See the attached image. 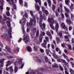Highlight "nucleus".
<instances>
[{"label":"nucleus","instance_id":"nucleus-1","mask_svg":"<svg viewBox=\"0 0 74 74\" xmlns=\"http://www.w3.org/2000/svg\"><path fill=\"white\" fill-rule=\"evenodd\" d=\"M7 25L9 28V29H8V28L6 26L2 27V29H4L5 31H7L8 33V34L9 37H11V32H12V30L11 29V24H10V21H8L7 22Z\"/></svg>","mask_w":74,"mask_h":74},{"label":"nucleus","instance_id":"nucleus-2","mask_svg":"<svg viewBox=\"0 0 74 74\" xmlns=\"http://www.w3.org/2000/svg\"><path fill=\"white\" fill-rule=\"evenodd\" d=\"M48 21L50 23V27H51L52 29L55 30V28L53 25V23H54V22H55V21L54 20H53V19L52 18H48Z\"/></svg>","mask_w":74,"mask_h":74},{"label":"nucleus","instance_id":"nucleus-3","mask_svg":"<svg viewBox=\"0 0 74 74\" xmlns=\"http://www.w3.org/2000/svg\"><path fill=\"white\" fill-rule=\"evenodd\" d=\"M26 21V19L24 18L21 21H20L19 22L20 23H22V28L23 29V33H25V28H24V25H25V22Z\"/></svg>","mask_w":74,"mask_h":74},{"label":"nucleus","instance_id":"nucleus-4","mask_svg":"<svg viewBox=\"0 0 74 74\" xmlns=\"http://www.w3.org/2000/svg\"><path fill=\"white\" fill-rule=\"evenodd\" d=\"M12 2V3H11V2H10V0H6V1H8L9 3L11 5V4H12L13 6V8H16V5H15V4H14V0H10Z\"/></svg>","mask_w":74,"mask_h":74},{"label":"nucleus","instance_id":"nucleus-5","mask_svg":"<svg viewBox=\"0 0 74 74\" xmlns=\"http://www.w3.org/2000/svg\"><path fill=\"white\" fill-rule=\"evenodd\" d=\"M42 8L43 12L45 13L46 15L48 16V11L46 10H45V8L43 7H42Z\"/></svg>","mask_w":74,"mask_h":74},{"label":"nucleus","instance_id":"nucleus-6","mask_svg":"<svg viewBox=\"0 0 74 74\" xmlns=\"http://www.w3.org/2000/svg\"><path fill=\"white\" fill-rule=\"evenodd\" d=\"M23 40L25 41V43H27L29 40V38L27 37H24L23 38Z\"/></svg>","mask_w":74,"mask_h":74},{"label":"nucleus","instance_id":"nucleus-7","mask_svg":"<svg viewBox=\"0 0 74 74\" xmlns=\"http://www.w3.org/2000/svg\"><path fill=\"white\" fill-rule=\"evenodd\" d=\"M35 8L36 10H37L38 11H40V6L38 5L37 3L35 4Z\"/></svg>","mask_w":74,"mask_h":74},{"label":"nucleus","instance_id":"nucleus-8","mask_svg":"<svg viewBox=\"0 0 74 74\" xmlns=\"http://www.w3.org/2000/svg\"><path fill=\"white\" fill-rule=\"evenodd\" d=\"M56 26L55 27V29L56 31L58 30V29L59 28V24L57 22H56Z\"/></svg>","mask_w":74,"mask_h":74},{"label":"nucleus","instance_id":"nucleus-9","mask_svg":"<svg viewBox=\"0 0 74 74\" xmlns=\"http://www.w3.org/2000/svg\"><path fill=\"white\" fill-rule=\"evenodd\" d=\"M61 25L62 27L64 28V29H66V32H67V29H68V28L66 27V25H65L64 23H61Z\"/></svg>","mask_w":74,"mask_h":74},{"label":"nucleus","instance_id":"nucleus-10","mask_svg":"<svg viewBox=\"0 0 74 74\" xmlns=\"http://www.w3.org/2000/svg\"><path fill=\"white\" fill-rule=\"evenodd\" d=\"M33 21L32 19H31L30 20V23H29L28 22L27 23V25L28 27H29L30 25H32L33 24Z\"/></svg>","mask_w":74,"mask_h":74},{"label":"nucleus","instance_id":"nucleus-11","mask_svg":"<svg viewBox=\"0 0 74 74\" xmlns=\"http://www.w3.org/2000/svg\"><path fill=\"white\" fill-rule=\"evenodd\" d=\"M0 68L1 69H2V67L4 65V64H3V61L1 60L0 61Z\"/></svg>","mask_w":74,"mask_h":74},{"label":"nucleus","instance_id":"nucleus-12","mask_svg":"<svg viewBox=\"0 0 74 74\" xmlns=\"http://www.w3.org/2000/svg\"><path fill=\"white\" fill-rule=\"evenodd\" d=\"M40 15V21H42V16L41 14H42V12L40 11V10L38 11Z\"/></svg>","mask_w":74,"mask_h":74},{"label":"nucleus","instance_id":"nucleus-13","mask_svg":"<svg viewBox=\"0 0 74 74\" xmlns=\"http://www.w3.org/2000/svg\"><path fill=\"white\" fill-rule=\"evenodd\" d=\"M11 64V62L10 61H8L6 62V67H8V66H10Z\"/></svg>","mask_w":74,"mask_h":74},{"label":"nucleus","instance_id":"nucleus-14","mask_svg":"<svg viewBox=\"0 0 74 74\" xmlns=\"http://www.w3.org/2000/svg\"><path fill=\"white\" fill-rule=\"evenodd\" d=\"M6 49H7L8 51L9 52H10V53H11V49H10V47H8L6 46Z\"/></svg>","mask_w":74,"mask_h":74},{"label":"nucleus","instance_id":"nucleus-15","mask_svg":"<svg viewBox=\"0 0 74 74\" xmlns=\"http://www.w3.org/2000/svg\"><path fill=\"white\" fill-rule=\"evenodd\" d=\"M1 19H2V17H1V16L0 15V22L2 24H4V23H5V22H4V21H3V20L1 21Z\"/></svg>","mask_w":74,"mask_h":74},{"label":"nucleus","instance_id":"nucleus-16","mask_svg":"<svg viewBox=\"0 0 74 74\" xmlns=\"http://www.w3.org/2000/svg\"><path fill=\"white\" fill-rule=\"evenodd\" d=\"M45 60L46 62H49L50 64H51V62H49L48 59V58H47V56H45Z\"/></svg>","mask_w":74,"mask_h":74},{"label":"nucleus","instance_id":"nucleus-17","mask_svg":"<svg viewBox=\"0 0 74 74\" xmlns=\"http://www.w3.org/2000/svg\"><path fill=\"white\" fill-rule=\"evenodd\" d=\"M64 8L65 9V11L67 12H70V10L67 8H66L65 6H64Z\"/></svg>","mask_w":74,"mask_h":74},{"label":"nucleus","instance_id":"nucleus-18","mask_svg":"<svg viewBox=\"0 0 74 74\" xmlns=\"http://www.w3.org/2000/svg\"><path fill=\"white\" fill-rule=\"evenodd\" d=\"M27 49L29 52L32 51V48H31V47L30 46H28L27 47Z\"/></svg>","mask_w":74,"mask_h":74},{"label":"nucleus","instance_id":"nucleus-19","mask_svg":"<svg viewBox=\"0 0 74 74\" xmlns=\"http://www.w3.org/2000/svg\"><path fill=\"white\" fill-rule=\"evenodd\" d=\"M61 60L62 62H63V63H65V64H67V65H68V64H69L67 62H66V61H65V60L61 59Z\"/></svg>","mask_w":74,"mask_h":74},{"label":"nucleus","instance_id":"nucleus-20","mask_svg":"<svg viewBox=\"0 0 74 74\" xmlns=\"http://www.w3.org/2000/svg\"><path fill=\"white\" fill-rule=\"evenodd\" d=\"M46 34L48 36H49V37H51L52 35H51V33H50V32H46Z\"/></svg>","mask_w":74,"mask_h":74},{"label":"nucleus","instance_id":"nucleus-21","mask_svg":"<svg viewBox=\"0 0 74 74\" xmlns=\"http://www.w3.org/2000/svg\"><path fill=\"white\" fill-rule=\"evenodd\" d=\"M53 56L54 58L55 59H58V57L55 53H52Z\"/></svg>","mask_w":74,"mask_h":74},{"label":"nucleus","instance_id":"nucleus-22","mask_svg":"<svg viewBox=\"0 0 74 74\" xmlns=\"http://www.w3.org/2000/svg\"><path fill=\"white\" fill-rule=\"evenodd\" d=\"M1 37H8V35H7V33H5L4 34L2 35L1 36Z\"/></svg>","mask_w":74,"mask_h":74},{"label":"nucleus","instance_id":"nucleus-23","mask_svg":"<svg viewBox=\"0 0 74 74\" xmlns=\"http://www.w3.org/2000/svg\"><path fill=\"white\" fill-rule=\"evenodd\" d=\"M3 16L4 20H6V19H10V18L6 17V15H5V14H3Z\"/></svg>","mask_w":74,"mask_h":74},{"label":"nucleus","instance_id":"nucleus-24","mask_svg":"<svg viewBox=\"0 0 74 74\" xmlns=\"http://www.w3.org/2000/svg\"><path fill=\"white\" fill-rule=\"evenodd\" d=\"M14 71L15 73H16L17 71H18V67L16 66H14Z\"/></svg>","mask_w":74,"mask_h":74},{"label":"nucleus","instance_id":"nucleus-25","mask_svg":"<svg viewBox=\"0 0 74 74\" xmlns=\"http://www.w3.org/2000/svg\"><path fill=\"white\" fill-rule=\"evenodd\" d=\"M4 1L3 0H0V4L2 6H3Z\"/></svg>","mask_w":74,"mask_h":74},{"label":"nucleus","instance_id":"nucleus-26","mask_svg":"<svg viewBox=\"0 0 74 74\" xmlns=\"http://www.w3.org/2000/svg\"><path fill=\"white\" fill-rule=\"evenodd\" d=\"M52 66L54 68H55V67H58V65H57V64H53Z\"/></svg>","mask_w":74,"mask_h":74},{"label":"nucleus","instance_id":"nucleus-27","mask_svg":"<svg viewBox=\"0 0 74 74\" xmlns=\"http://www.w3.org/2000/svg\"><path fill=\"white\" fill-rule=\"evenodd\" d=\"M19 3L21 5H23V0H19Z\"/></svg>","mask_w":74,"mask_h":74},{"label":"nucleus","instance_id":"nucleus-28","mask_svg":"<svg viewBox=\"0 0 74 74\" xmlns=\"http://www.w3.org/2000/svg\"><path fill=\"white\" fill-rule=\"evenodd\" d=\"M35 1H36V3H38V2L39 3V4H41V0H35Z\"/></svg>","mask_w":74,"mask_h":74},{"label":"nucleus","instance_id":"nucleus-29","mask_svg":"<svg viewBox=\"0 0 74 74\" xmlns=\"http://www.w3.org/2000/svg\"><path fill=\"white\" fill-rule=\"evenodd\" d=\"M6 14L8 16H9L10 15V12H9V11H6Z\"/></svg>","mask_w":74,"mask_h":74},{"label":"nucleus","instance_id":"nucleus-30","mask_svg":"<svg viewBox=\"0 0 74 74\" xmlns=\"http://www.w3.org/2000/svg\"><path fill=\"white\" fill-rule=\"evenodd\" d=\"M70 72L71 74H74V71L72 69H70Z\"/></svg>","mask_w":74,"mask_h":74},{"label":"nucleus","instance_id":"nucleus-31","mask_svg":"<svg viewBox=\"0 0 74 74\" xmlns=\"http://www.w3.org/2000/svg\"><path fill=\"white\" fill-rule=\"evenodd\" d=\"M42 45L43 47L45 48H47V46H46V44H45L44 43H43Z\"/></svg>","mask_w":74,"mask_h":74},{"label":"nucleus","instance_id":"nucleus-32","mask_svg":"<svg viewBox=\"0 0 74 74\" xmlns=\"http://www.w3.org/2000/svg\"><path fill=\"white\" fill-rule=\"evenodd\" d=\"M64 57L65 58H66V60H67V61H68V62H69V59H68V57H67V56L64 55Z\"/></svg>","mask_w":74,"mask_h":74},{"label":"nucleus","instance_id":"nucleus-33","mask_svg":"<svg viewBox=\"0 0 74 74\" xmlns=\"http://www.w3.org/2000/svg\"><path fill=\"white\" fill-rule=\"evenodd\" d=\"M69 2L70 1H69V0H65V3L67 5H68V4H69Z\"/></svg>","mask_w":74,"mask_h":74},{"label":"nucleus","instance_id":"nucleus-34","mask_svg":"<svg viewBox=\"0 0 74 74\" xmlns=\"http://www.w3.org/2000/svg\"><path fill=\"white\" fill-rule=\"evenodd\" d=\"M65 16L66 17V18H69V14H67V13L66 12L65 13Z\"/></svg>","mask_w":74,"mask_h":74},{"label":"nucleus","instance_id":"nucleus-35","mask_svg":"<svg viewBox=\"0 0 74 74\" xmlns=\"http://www.w3.org/2000/svg\"><path fill=\"white\" fill-rule=\"evenodd\" d=\"M66 22H67V23H71V20L69 19H67Z\"/></svg>","mask_w":74,"mask_h":74},{"label":"nucleus","instance_id":"nucleus-36","mask_svg":"<svg viewBox=\"0 0 74 74\" xmlns=\"http://www.w3.org/2000/svg\"><path fill=\"white\" fill-rule=\"evenodd\" d=\"M68 46L69 48V49L70 50H72V49H71V45H68Z\"/></svg>","mask_w":74,"mask_h":74},{"label":"nucleus","instance_id":"nucleus-37","mask_svg":"<svg viewBox=\"0 0 74 74\" xmlns=\"http://www.w3.org/2000/svg\"><path fill=\"white\" fill-rule=\"evenodd\" d=\"M36 62H39V63H41V60H40V59L38 58H37L36 60Z\"/></svg>","mask_w":74,"mask_h":74},{"label":"nucleus","instance_id":"nucleus-38","mask_svg":"<svg viewBox=\"0 0 74 74\" xmlns=\"http://www.w3.org/2000/svg\"><path fill=\"white\" fill-rule=\"evenodd\" d=\"M32 31L34 33H35L36 32V28H34L32 29Z\"/></svg>","mask_w":74,"mask_h":74},{"label":"nucleus","instance_id":"nucleus-39","mask_svg":"<svg viewBox=\"0 0 74 74\" xmlns=\"http://www.w3.org/2000/svg\"><path fill=\"white\" fill-rule=\"evenodd\" d=\"M56 50L57 52H58L59 51H60V49H59V48L58 47L56 48Z\"/></svg>","mask_w":74,"mask_h":74},{"label":"nucleus","instance_id":"nucleus-40","mask_svg":"<svg viewBox=\"0 0 74 74\" xmlns=\"http://www.w3.org/2000/svg\"><path fill=\"white\" fill-rule=\"evenodd\" d=\"M70 8L71 10H73V4H72L70 6Z\"/></svg>","mask_w":74,"mask_h":74},{"label":"nucleus","instance_id":"nucleus-41","mask_svg":"<svg viewBox=\"0 0 74 74\" xmlns=\"http://www.w3.org/2000/svg\"><path fill=\"white\" fill-rule=\"evenodd\" d=\"M48 3L49 4V6L51 7V0H47Z\"/></svg>","mask_w":74,"mask_h":74},{"label":"nucleus","instance_id":"nucleus-42","mask_svg":"<svg viewBox=\"0 0 74 74\" xmlns=\"http://www.w3.org/2000/svg\"><path fill=\"white\" fill-rule=\"evenodd\" d=\"M9 69L11 71H14L13 69H12V66H11L9 68Z\"/></svg>","mask_w":74,"mask_h":74},{"label":"nucleus","instance_id":"nucleus-43","mask_svg":"<svg viewBox=\"0 0 74 74\" xmlns=\"http://www.w3.org/2000/svg\"><path fill=\"white\" fill-rule=\"evenodd\" d=\"M40 51L42 53H44V50L42 49H40Z\"/></svg>","mask_w":74,"mask_h":74},{"label":"nucleus","instance_id":"nucleus-44","mask_svg":"<svg viewBox=\"0 0 74 74\" xmlns=\"http://www.w3.org/2000/svg\"><path fill=\"white\" fill-rule=\"evenodd\" d=\"M30 12L31 15H32V16H33V12H32V11H30Z\"/></svg>","mask_w":74,"mask_h":74},{"label":"nucleus","instance_id":"nucleus-45","mask_svg":"<svg viewBox=\"0 0 74 74\" xmlns=\"http://www.w3.org/2000/svg\"><path fill=\"white\" fill-rule=\"evenodd\" d=\"M56 16L57 17H58L59 16V14L56 12Z\"/></svg>","mask_w":74,"mask_h":74},{"label":"nucleus","instance_id":"nucleus-46","mask_svg":"<svg viewBox=\"0 0 74 74\" xmlns=\"http://www.w3.org/2000/svg\"><path fill=\"white\" fill-rule=\"evenodd\" d=\"M12 14H15V11L14 10V9H12Z\"/></svg>","mask_w":74,"mask_h":74},{"label":"nucleus","instance_id":"nucleus-47","mask_svg":"<svg viewBox=\"0 0 74 74\" xmlns=\"http://www.w3.org/2000/svg\"><path fill=\"white\" fill-rule=\"evenodd\" d=\"M5 38L6 39V40H11V39H10V38L6 37V38Z\"/></svg>","mask_w":74,"mask_h":74},{"label":"nucleus","instance_id":"nucleus-48","mask_svg":"<svg viewBox=\"0 0 74 74\" xmlns=\"http://www.w3.org/2000/svg\"><path fill=\"white\" fill-rule=\"evenodd\" d=\"M60 68L61 70L62 71H63V68L62 67V66H60Z\"/></svg>","mask_w":74,"mask_h":74},{"label":"nucleus","instance_id":"nucleus-49","mask_svg":"<svg viewBox=\"0 0 74 74\" xmlns=\"http://www.w3.org/2000/svg\"><path fill=\"white\" fill-rule=\"evenodd\" d=\"M49 50H46V53L47 55H49Z\"/></svg>","mask_w":74,"mask_h":74},{"label":"nucleus","instance_id":"nucleus-50","mask_svg":"<svg viewBox=\"0 0 74 74\" xmlns=\"http://www.w3.org/2000/svg\"><path fill=\"white\" fill-rule=\"evenodd\" d=\"M36 37H37L38 36V31H37L36 32Z\"/></svg>","mask_w":74,"mask_h":74},{"label":"nucleus","instance_id":"nucleus-51","mask_svg":"<svg viewBox=\"0 0 74 74\" xmlns=\"http://www.w3.org/2000/svg\"><path fill=\"white\" fill-rule=\"evenodd\" d=\"M24 16L25 17L27 18V17H28V15H27V13H25L24 14Z\"/></svg>","mask_w":74,"mask_h":74},{"label":"nucleus","instance_id":"nucleus-52","mask_svg":"<svg viewBox=\"0 0 74 74\" xmlns=\"http://www.w3.org/2000/svg\"><path fill=\"white\" fill-rule=\"evenodd\" d=\"M23 65H24V64H22L21 65V67L20 68V69H22V68L23 67Z\"/></svg>","mask_w":74,"mask_h":74},{"label":"nucleus","instance_id":"nucleus-53","mask_svg":"<svg viewBox=\"0 0 74 74\" xmlns=\"http://www.w3.org/2000/svg\"><path fill=\"white\" fill-rule=\"evenodd\" d=\"M39 24L40 27H42V23L41 21H40L39 22Z\"/></svg>","mask_w":74,"mask_h":74},{"label":"nucleus","instance_id":"nucleus-54","mask_svg":"<svg viewBox=\"0 0 74 74\" xmlns=\"http://www.w3.org/2000/svg\"><path fill=\"white\" fill-rule=\"evenodd\" d=\"M44 5L46 7L47 6V3L46 2H45L44 3Z\"/></svg>","mask_w":74,"mask_h":74},{"label":"nucleus","instance_id":"nucleus-55","mask_svg":"<svg viewBox=\"0 0 74 74\" xmlns=\"http://www.w3.org/2000/svg\"><path fill=\"white\" fill-rule=\"evenodd\" d=\"M52 8L53 10H55V5H53Z\"/></svg>","mask_w":74,"mask_h":74},{"label":"nucleus","instance_id":"nucleus-56","mask_svg":"<svg viewBox=\"0 0 74 74\" xmlns=\"http://www.w3.org/2000/svg\"><path fill=\"white\" fill-rule=\"evenodd\" d=\"M45 40L46 41H47V42H49V40H48V37H46L45 38Z\"/></svg>","mask_w":74,"mask_h":74},{"label":"nucleus","instance_id":"nucleus-57","mask_svg":"<svg viewBox=\"0 0 74 74\" xmlns=\"http://www.w3.org/2000/svg\"><path fill=\"white\" fill-rule=\"evenodd\" d=\"M39 39V40L40 42L42 41V37H40Z\"/></svg>","mask_w":74,"mask_h":74},{"label":"nucleus","instance_id":"nucleus-58","mask_svg":"<svg viewBox=\"0 0 74 74\" xmlns=\"http://www.w3.org/2000/svg\"><path fill=\"white\" fill-rule=\"evenodd\" d=\"M0 9L1 10V11H2L3 10V7L0 6Z\"/></svg>","mask_w":74,"mask_h":74},{"label":"nucleus","instance_id":"nucleus-59","mask_svg":"<svg viewBox=\"0 0 74 74\" xmlns=\"http://www.w3.org/2000/svg\"><path fill=\"white\" fill-rule=\"evenodd\" d=\"M20 61L19 62H18V63H19V64H21V63H22V60H19Z\"/></svg>","mask_w":74,"mask_h":74},{"label":"nucleus","instance_id":"nucleus-60","mask_svg":"<svg viewBox=\"0 0 74 74\" xmlns=\"http://www.w3.org/2000/svg\"><path fill=\"white\" fill-rule=\"evenodd\" d=\"M34 50H35V51H37V49L36 48V47H34Z\"/></svg>","mask_w":74,"mask_h":74},{"label":"nucleus","instance_id":"nucleus-61","mask_svg":"<svg viewBox=\"0 0 74 74\" xmlns=\"http://www.w3.org/2000/svg\"><path fill=\"white\" fill-rule=\"evenodd\" d=\"M22 40V39L21 38L20 39L18 40V42H21Z\"/></svg>","mask_w":74,"mask_h":74},{"label":"nucleus","instance_id":"nucleus-62","mask_svg":"<svg viewBox=\"0 0 74 74\" xmlns=\"http://www.w3.org/2000/svg\"><path fill=\"white\" fill-rule=\"evenodd\" d=\"M43 44L46 45L47 44V42L46 41V40H44Z\"/></svg>","mask_w":74,"mask_h":74},{"label":"nucleus","instance_id":"nucleus-63","mask_svg":"<svg viewBox=\"0 0 74 74\" xmlns=\"http://www.w3.org/2000/svg\"><path fill=\"white\" fill-rule=\"evenodd\" d=\"M65 72L66 74H69V72H68L66 71H65Z\"/></svg>","mask_w":74,"mask_h":74},{"label":"nucleus","instance_id":"nucleus-64","mask_svg":"<svg viewBox=\"0 0 74 74\" xmlns=\"http://www.w3.org/2000/svg\"><path fill=\"white\" fill-rule=\"evenodd\" d=\"M6 10H7V11H9V10H10V8L8 7H7L6 8Z\"/></svg>","mask_w":74,"mask_h":74}]
</instances>
